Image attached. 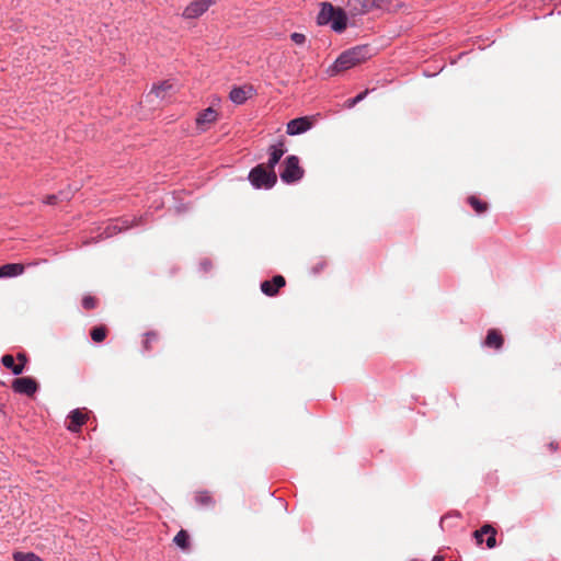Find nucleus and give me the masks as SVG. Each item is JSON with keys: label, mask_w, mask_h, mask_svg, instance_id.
<instances>
[{"label": "nucleus", "mask_w": 561, "mask_h": 561, "mask_svg": "<svg viewBox=\"0 0 561 561\" xmlns=\"http://www.w3.org/2000/svg\"><path fill=\"white\" fill-rule=\"evenodd\" d=\"M312 127V122L308 116L291 119L287 124V134L290 136L302 134Z\"/></svg>", "instance_id": "nucleus-9"}, {"label": "nucleus", "mask_w": 561, "mask_h": 561, "mask_svg": "<svg viewBox=\"0 0 561 561\" xmlns=\"http://www.w3.org/2000/svg\"><path fill=\"white\" fill-rule=\"evenodd\" d=\"M159 341V335L156 332H148L145 334V339L142 342V346L145 352H150L153 350V344Z\"/></svg>", "instance_id": "nucleus-20"}, {"label": "nucleus", "mask_w": 561, "mask_h": 561, "mask_svg": "<svg viewBox=\"0 0 561 561\" xmlns=\"http://www.w3.org/2000/svg\"><path fill=\"white\" fill-rule=\"evenodd\" d=\"M433 561H444V558L442 556H435Z\"/></svg>", "instance_id": "nucleus-32"}, {"label": "nucleus", "mask_w": 561, "mask_h": 561, "mask_svg": "<svg viewBox=\"0 0 561 561\" xmlns=\"http://www.w3.org/2000/svg\"><path fill=\"white\" fill-rule=\"evenodd\" d=\"M371 56V49L367 45L353 47L342 53L332 66V71L339 73L367 60Z\"/></svg>", "instance_id": "nucleus-2"}, {"label": "nucleus", "mask_w": 561, "mask_h": 561, "mask_svg": "<svg viewBox=\"0 0 561 561\" xmlns=\"http://www.w3.org/2000/svg\"><path fill=\"white\" fill-rule=\"evenodd\" d=\"M91 339L94 342H103L106 337V329L104 327H95L91 330Z\"/></svg>", "instance_id": "nucleus-22"}, {"label": "nucleus", "mask_w": 561, "mask_h": 561, "mask_svg": "<svg viewBox=\"0 0 561 561\" xmlns=\"http://www.w3.org/2000/svg\"><path fill=\"white\" fill-rule=\"evenodd\" d=\"M194 500L198 506L204 508H214L216 505L214 495L207 490L196 491L194 493Z\"/></svg>", "instance_id": "nucleus-14"}, {"label": "nucleus", "mask_w": 561, "mask_h": 561, "mask_svg": "<svg viewBox=\"0 0 561 561\" xmlns=\"http://www.w3.org/2000/svg\"><path fill=\"white\" fill-rule=\"evenodd\" d=\"M468 203L471 205V207L476 210L478 214H482L488 210V204L485 202H482L476 196H469Z\"/></svg>", "instance_id": "nucleus-21"}, {"label": "nucleus", "mask_w": 561, "mask_h": 561, "mask_svg": "<svg viewBox=\"0 0 561 561\" xmlns=\"http://www.w3.org/2000/svg\"><path fill=\"white\" fill-rule=\"evenodd\" d=\"M14 561H43L39 557L32 552H15L13 554Z\"/></svg>", "instance_id": "nucleus-23"}, {"label": "nucleus", "mask_w": 561, "mask_h": 561, "mask_svg": "<svg viewBox=\"0 0 561 561\" xmlns=\"http://www.w3.org/2000/svg\"><path fill=\"white\" fill-rule=\"evenodd\" d=\"M172 89V84L168 81H164L158 85H154L152 90L148 93L147 100L151 103L154 102V99L160 101H164L170 96V91Z\"/></svg>", "instance_id": "nucleus-11"}, {"label": "nucleus", "mask_w": 561, "mask_h": 561, "mask_svg": "<svg viewBox=\"0 0 561 561\" xmlns=\"http://www.w3.org/2000/svg\"><path fill=\"white\" fill-rule=\"evenodd\" d=\"M11 387L14 392L31 397L37 391L38 383L31 377H20L12 381Z\"/></svg>", "instance_id": "nucleus-6"}, {"label": "nucleus", "mask_w": 561, "mask_h": 561, "mask_svg": "<svg viewBox=\"0 0 561 561\" xmlns=\"http://www.w3.org/2000/svg\"><path fill=\"white\" fill-rule=\"evenodd\" d=\"M286 285L284 276L276 275L271 280H264L261 284V290L266 296L273 297L278 290Z\"/></svg>", "instance_id": "nucleus-10"}, {"label": "nucleus", "mask_w": 561, "mask_h": 561, "mask_svg": "<svg viewBox=\"0 0 561 561\" xmlns=\"http://www.w3.org/2000/svg\"><path fill=\"white\" fill-rule=\"evenodd\" d=\"M24 368H25V365L22 363L14 364L13 368H11V371L14 375H21L23 373Z\"/></svg>", "instance_id": "nucleus-28"}, {"label": "nucleus", "mask_w": 561, "mask_h": 561, "mask_svg": "<svg viewBox=\"0 0 561 561\" xmlns=\"http://www.w3.org/2000/svg\"><path fill=\"white\" fill-rule=\"evenodd\" d=\"M270 151V159L265 167H267L271 170H274L275 165L279 162L280 158L285 153L284 142H279L278 146H271Z\"/></svg>", "instance_id": "nucleus-17"}, {"label": "nucleus", "mask_w": 561, "mask_h": 561, "mask_svg": "<svg viewBox=\"0 0 561 561\" xmlns=\"http://www.w3.org/2000/svg\"><path fill=\"white\" fill-rule=\"evenodd\" d=\"M252 93H253L252 85L237 87L230 91L229 98L233 103L242 104L248 100V98H250L252 95Z\"/></svg>", "instance_id": "nucleus-12"}, {"label": "nucleus", "mask_w": 561, "mask_h": 561, "mask_svg": "<svg viewBox=\"0 0 561 561\" xmlns=\"http://www.w3.org/2000/svg\"><path fill=\"white\" fill-rule=\"evenodd\" d=\"M481 536H488L486 547L489 549H492L496 546V530L493 526L485 524L473 533V537L476 538L478 545L482 543Z\"/></svg>", "instance_id": "nucleus-8"}, {"label": "nucleus", "mask_w": 561, "mask_h": 561, "mask_svg": "<svg viewBox=\"0 0 561 561\" xmlns=\"http://www.w3.org/2000/svg\"><path fill=\"white\" fill-rule=\"evenodd\" d=\"M24 272V265L19 263H10L0 266V277H12L21 275Z\"/></svg>", "instance_id": "nucleus-18"}, {"label": "nucleus", "mask_w": 561, "mask_h": 561, "mask_svg": "<svg viewBox=\"0 0 561 561\" xmlns=\"http://www.w3.org/2000/svg\"><path fill=\"white\" fill-rule=\"evenodd\" d=\"M290 38L297 45H304L306 43V36L301 33H293Z\"/></svg>", "instance_id": "nucleus-27"}, {"label": "nucleus", "mask_w": 561, "mask_h": 561, "mask_svg": "<svg viewBox=\"0 0 561 561\" xmlns=\"http://www.w3.org/2000/svg\"><path fill=\"white\" fill-rule=\"evenodd\" d=\"M58 196L57 195H48L45 197L44 203L47 205H55L57 203Z\"/></svg>", "instance_id": "nucleus-29"}, {"label": "nucleus", "mask_w": 561, "mask_h": 561, "mask_svg": "<svg viewBox=\"0 0 561 561\" xmlns=\"http://www.w3.org/2000/svg\"><path fill=\"white\" fill-rule=\"evenodd\" d=\"M173 542L182 550L187 551L190 549V536L187 531L181 529L173 538Z\"/></svg>", "instance_id": "nucleus-19"}, {"label": "nucleus", "mask_w": 561, "mask_h": 561, "mask_svg": "<svg viewBox=\"0 0 561 561\" xmlns=\"http://www.w3.org/2000/svg\"><path fill=\"white\" fill-rule=\"evenodd\" d=\"M69 419L70 423L68 424L67 428L70 432L77 433L79 432L81 426L87 422L88 416L82 410L76 409L71 411V413L69 414Z\"/></svg>", "instance_id": "nucleus-13"}, {"label": "nucleus", "mask_w": 561, "mask_h": 561, "mask_svg": "<svg viewBox=\"0 0 561 561\" xmlns=\"http://www.w3.org/2000/svg\"><path fill=\"white\" fill-rule=\"evenodd\" d=\"M16 358H18V360H19L20 363H22V364L26 365V363H27V356H26V354H25V353H19V354L16 355Z\"/></svg>", "instance_id": "nucleus-30"}, {"label": "nucleus", "mask_w": 561, "mask_h": 561, "mask_svg": "<svg viewBox=\"0 0 561 561\" xmlns=\"http://www.w3.org/2000/svg\"><path fill=\"white\" fill-rule=\"evenodd\" d=\"M217 0H192L184 9L182 16L193 20L202 16Z\"/></svg>", "instance_id": "nucleus-5"}, {"label": "nucleus", "mask_w": 561, "mask_h": 561, "mask_svg": "<svg viewBox=\"0 0 561 561\" xmlns=\"http://www.w3.org/2000/svg\"><path fill=\"white\" fill-rule=\"evenodd\" d=\"M320 25L331 24L333 31L342 33L347 26V15L344 9L334 7L329 2L321 3V10L318 14Z\"/></svg>", "instance_id": "nucleus-1"}, {"label": "nucleus", "mask_w": 561, "mask_h": 561, "mask_svg": "<svg viewBox=\"0 0 561 561\" xmlns=\"http://www.w3.org/2000/svg\"><path fill=\"white\" fill-rule=\"evenodd\" d=\"M216 119L217 112L214 108L208 107L198 115L196 123L202 130H206L207 125L213 124Z\"/></svg>", "instance_id": "nucleus-16"}, {"label": "nucleus", "mask_w": 561, "mask_h": 561, "mask_svg": "<svg viewBox=\"0 0 561 561\" xmlns=\"http://www.w3.org/2000/svg\"><path fill=\"white\" fill-rule=\"evenodd\" d=\"M249 179L252 185L257 188H271L275 185L277 175L274 170L268 169L265 164H259L251 170Z\"/></svg>", "instance_id": "nucleus-3"}, {"label": "nucleus", "mask_w": 561, "mask_h": 561, "mask_svg": "<svg viewBox=\"0 0 561 561\" xmlns=\"http://www.w3.org/2000/svg\"><path fill=\"white\" fill-rule=\"evenodd\" d=\"M96 305H98V301L93 296L88 295V296H84L82 299V306L87 310L94 309L96 307Z\"/></svg>", "instance_id": "nucleus-24"}, {"label": "nucleus", "mask_w": 561, "mask_h": 561, "mask_svg": "<svg viewBox=\"0 0 561 561\" xmlns=\"http://www.w3.org/2000/svg\"><path fill=\"white\" fill-rule=\"evenodd\" d=\"M304 175V170L299 165V159L296 156H289L284 161V170L280 172V179L285 183L299 181Z\"/></svg>", "instance_id": "nucleus-4"}, {"label": "nucleus", "mask_w": 561, "mask_h": 561, "mask_svg": "<svg viewBox=\"0 0 561 561\" xmlns=\"http://www.w3.org/2000/svg\"><path fill=\"white\" fill-rule=\"evenodd\" d=\"M504 344V337L501 334V332L496 329H491L488 331L484 345L494 348L500 350Z\"/></svg>", "instance_id": "nucleus-15"}, {"label": "nucleus", "mask_w": 561, "mask_h": 561, "mask_svg": "<svg viewBox=\"0 0 561 561\" xmlns=\"http://www.w3.org/2000/svg\"><path fill=\"white\" fill-rule=\"evenodd\" d=\"M1 363H2V365H3L5 368H8V369H10V370H11V368H13V366H14V364H15V360H14V357H13L12 355H10V354H5V355H3V356H2V358H1Z\"/></svg>", "instance_id": "nucleus-25"}, {"label": "nucleus", "mask_w": 561, "mask_h": 561, "mask_svg": "<svg viewBox=\"0 0 561 561\" xmlns=\"http://www.w3.org/2000/svg\"><path fill=\"white\" fill-rule=\"evenodd\" d=\"M368 90H365L364 92L359 93L358 95H356L354 99H351L347 101L348 103V107H352L354 106L356 103L360 102L362 100L365 99V96L368 94Z\"/></svg>", "instance_id": "nucleus-26"}, {"label": "nucleus", "mask_w": 561, "mask_h": 561, "mask_svg": "<svg viewBox=\"0 0 561 561\" xmlns=\"http://www.w3.org/2000/svg\"><path fill=\"white\" fill-rule=\"evenodd\" d=\"M375 0H347L346 9L353 16L362 15L375 8Z\"/></svg>", "instance_id": "nucleus-7"}, {"label": "nucleus", "mask_w": 561, "mask_h": 561, "mask_svg": "<svg viewBox=\"0 0 561 561\" xmlns=\"http://www.w3.org/2000/svg\"><path fill=\"white\" fill-rule=\"evenodd\" d=\"M549 448H550L551 450H557V449H558V444H557V443H550V444H549Z\"/></svg>", "instance_id": "nucleus-31"}]
</instances>
